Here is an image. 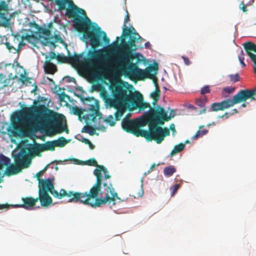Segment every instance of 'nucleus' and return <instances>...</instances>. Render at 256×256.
Listing matches in <instances>:
<instances>
[{
    "label": "nucleus",
    "mask_w": 256,
    "mask_h": 256,
    "mask_svg": "<svg viewBox=\"0 0 256 256\" xmlns=\"http://www.w3.org/2000/svg\"><path fill=\"white\" fill-rule=\"evenodd\" d=\"M102 172L104 173L105 179L111 177L104 166L95 169L94 174L96 178V182L88 192H80L82 204L95 208L106 204L115 205L116 200L122 201L111 182L102 183Z\"/></svg>",
    "instance_id": "obj_1"
},
{
    "label": "nucleus",
    "mask_w": 256,
    "mask_h": 256,
    "mask_svg": "<svg viewBox=\"0 0 256 256\" xmlns=\"http://www.w3.org/2000/svg\"><path fill=\"white\" fill-rule=\"evenodd\" d=\"M20 115L24 118H34L40 130L50 137L64 132L68 133V130L66 125L63 124L59 115L48 110L44 105L26 108Z\"/></svg>",
    "instance_id": "obj_2"
},
{
    "label": "nucleus",
    "mask_w": 256,
    "mask_h": 256,
    "mask_svg": "<svg viewBox=\"0 0 256 256\" xmlns=\"http://www.w3.org/2000/svg\"><path fill=\"white\" fill-rule=\"evenodd\" d=\"M88 56L87 58L84 57L83 53L70 56V63L93 70L98 76L103 75L104 72L103 68L104 58L101 50H89Z\"/></svg>",
    "instance_id": "obj_3"
},
{
    "label": "nucleus",
    "mask_w": 256,
    "mask_h": 256,
    "mask_svg": "<svg viewBox=\"0 0 256 256\" xmlns=\"http://www.w3.org/2000/svg\"><path fill=\"white\" fill-rule=\"evenodd\" d=\"M128 83L122 80L112 82L109 87L112 98L106 92L102 94L105 103H120L130 104L137 97L136 92H132L128 86Z\"/></svg>",
    "instance_id": "obj_4"
},
{
    "label": "nucleus",
    "mask_w": 256,
    "mask_h": 256,
    "mask_svg": "<svg viewBox=\"0 0 256 256\" xmlns=\"http://www.w3.org/2000/svg\"><path fill=\"white\" fill-rule=\"evenodd\" d=\"M132 52L128 62L122 59V54H119L116 59V62L119 64L120 72L126 76L132 79L144 80L146 78H152L150 73L158 70V65L156 64L150 66L146 70H142L132 62L133 56Z\"/></svg>",
    "instance_id": "obj_5"
},
{
    "label": "nucleus",
    "mask_w": 256,
    "mask_h": 256,
    "mask_svg": "<svg viewBox=\"0 0 256 256\" xmlns=\"http://www.w3.org/2000/svg\"><path fill=\"white\" fill-rule=\"evenodd\" d=\"M82 26L76 30L83 33L85 40H88L92 48H96L102 45V38L106 44H110V40L107 37L106 33L101 30V28L96 23H92L90 19L86 17L82 23Z\"/></svg>",
    "instance_id": "obj_6"
},
{
    "label": "nucleus",
    "mask_w": 256,
    "mask_h": 256,
    "mask_svg": "<svg viewBox=\"0 0 256 256\" xmlns=\"http://www.w3.org/2000/svg\"><path fill=\"white\" fill-rule=\"evenodd\" d=\"M126 13L122 27V36L124 38L129 37L130 40L128 42H126L124 38L122 40V44L120 46V52L119 53L122 54V59L126 62L128 61L130 56L132 55V52L136 50L135 43L139 42L142 40L132 26L128 28L126 23L130 21V16L128 10Z\"/></svg>",
    "instance_id": "obj_7"
},
{
    "label": "nucleus",
    "mask_w": 256,
    "mask_h": 256,
    "mask_svg": "<svg viewBox=\"0 0 256 256\" xmlns=\"http://www.w3.org/2000/svg\"><path fill=\"white\" fill-rule=\"evenodd\" d=\"M54 2L58 6V10H66V15L69 18H73L74 26L76 30L82 26V22L87 17L85 11L79 8L72 0H48Z\"/></svg>",
    "instance_id": "obj_8"
},
{
    "label": "nucleus",
    "mask_w": 256,
    "mask_h": 256,
    "mask_svg": "<svg viewBox=\"0 0 256 256\" xmlns=\"http://www.w3.org/2000/svg\"><path fill=\"white\" fill-rule=\"evenodd\" d=\"M158 118L150 112L146 115V124L148 126V130H142V137L148 141L154 140L160 144L164 140L166 136H170V132L167 128H162L158 121Z\"/></svg>",
    "instance_id": "obj_9"
},
{
    "label": "nucleus",
    "mask_w": 256,
    "mask_h": 256,
    "mask_svg": "<svg viewBox=\"0 0 256 256\" xmlns=\"http://www.w3.org/2000/svg\"><path fill=\"white\" fill-rule=\"evenodd\" d=\"M54 178H48L46 180L42 179L38 182V192H50V194L56 198L62 199L64 196L69 198L68 200L69 202H80L81 203L80 192L69 191L67 192L64 189H60L58 192L54 188Z\"/></svg>",
    "instance_id": "obj_10"
},
{
    "label": "nucleus",
    "mask_w": 256,
    "mask_h": 256,
    "mask_svg": "<svg viewBox=\"0 0 256 256\" xmlns=\"http://www.w3.org/2000/svg\"><path fill=\"white\" fill-rule=\"evenodd\" d=\"M250 98L252 100H256V88L252 90H242L235 94L232 99H226L220 102H214L211 105V110L217 112L223 110L234 104L246 101Z\"/></svg>",
    "instance_id": "obj_11"
},
{
    "label": "nucleus",
    "mask_w": 256,
    "mask_h": 256,
    "mask_svg": "<svg viewBox=\"0 0 256 256\" xmlns=\"http://www.w3.org/2000/svg\"><path fill=\"white\" fill-rule=\"evenodd\" d=\"M146 115L144 118L140 117L134 120L125 118L122 122V129L127 132L133 134L136 136H141L142 130L140 128L146 125Z\"/></svg>",
    "instance_id": "obj_12"
},
{
    "label": "nucleus",
    "mask_w": 256,
    "mask_h": 256,
    "mask_svg": "<svg viewBox=\"0 0 256 256\" xmlns=\"http://www.w3.org/2000/svg\"><path fill=\"white\" fill-rule=\"evenodd\" d=\"M15 164L8 166L5 170L4 174L7 176H10L17 174L22 171L24 168H27L30 164V160L28 156L24 153H18L14 158Z\"/></svg>",
    "instance_id": "obj_13"
},
{
    "label": "nucleus",
    "mask_w": 256,
    "mask_h": 256,
    "mask_svg": "<svg viewBox=\"0 0 256 256\" xmlns=\"http://www.w3.org/2000/svg\"><path fill=\"white\" fill-rule=\"evenodd\" d=\"M77 96L80 99L84 104H88L89 106L88 109L90 112L86 116L85 119L86 120H90L92 122H96L97 117L98 118V119L102 118V114L100 112L99 108L96 105L97 104V101L94 98L88 97L85 98L81 94H78Z\"/></svg>",
    "instance_id": "obj_14"
},
{
    "label": "nucleus",
    "mask_w": 256,
    "mask_h": 256,
    "mask_svg": "<svg viewBox=\"0 0 256 256\" xmlns=\"http://www.w3.org/2000/svg\"><path fill=\"white\" fill-rule=\"evenodd\" d=\"M149 112L158 118V121L160 125H163L165 122H168L174 118L176 112L174 110H171L169 116L164 108L158 106L156 108H151Z\"/></svg>",
    "instance_id": "obj_15"
},
{
    "label": "nucleus",
    "mask_w": 256,
    "mask_h": 256,
    "mask_svg": "<svg viewBox=\"0 0 256 256\" xmlns=\"http://www.w3.org/2000/svg\"><path fill=\"white\" fill-rule=\"evenodd\" d=\"M8 4L4 0L0 1V26L4 28L10 26V20L12 16L10 12Z\"/></svg>",
    "instance_id": "obj_16"
},
{
    "label": "nucleus",
    "mask_w": 256,
    "mask_h": 256,
    "mask_svg": "<svg viewBox=\"0 0 256 256\" xmlns=\"http://www.w3.org/2000/svg\"><path fill=\"white\" fill-rule=\"evenodd\" d=\"M106 105L110 108H113L116 110L114 113L116 120H120L121 117L124 114L128 106L130 104L120 103H105Z\"/></svg>",
    "instance_id": "obj_17"
},
{
    "label": "nucleus",
    "mask_w": 256,
    "mask_h": 256,
    "mask_svg": "<svg viewBox=\"0 0 256 256\" xmlns=\"http://www.w3.org/2000/svg\"><path fill=\"white\" fill-rule=\"evenodd\" d=\"M136 94H137V97L133 100H132V102L130 103V104L136 106L139 108L140 110H144L146 108H150L148 112L150 110L151 108H152L149 103L144 102H143V96L142 95L138 92H136ZM149 113L148 112L146 115Z\"/></svg>",
    "instance_id": "obj_18"
},
{
    "label": "nucleus",
    "mask_w": 256,
    "mask_h": 256,
    "mask_svg": "<svg viewBox=\"0 0 256 256\" xmlns=\"http://www.w3.org/2000/svg\"><path fill=\"white\" fill-rule=\"evenodd\" d=\"M242 45L247 54L250 56L252 61L254 62V69H256V55L252 54V51L256 53V44L252 42H244Z\"/></svg>",
    "instance_id": "obj_19"
},
{
    "label": "nucleus",
    "mask_w": 256,
    "mask_h": 256,
    "mask_svg": "<svg viewBox=\"0 0 256 256\" xmlns=\"http://www.w3.org/2000/svg\"><path fill=\"white\" fill-rule=\"evenodd\" d=\"M40 200L42 206L48 207L52 202V198L48 192H38V196L36 198Z\"/></svg>",
    "instance_id": "obj_20"
},
{
    "label": "nucleus",
    "mask_w": 256,
    "mask_h": 256,
    "mask_svg": "<svg viewBox=\"0 0 256 256\" xmlns=\"http://www.w3.org/2000/svg\"><path fill=\"white\" fill-rule=\"evenodd\" d=\"M48 151L46 142L44 144L36 143L30 150L29 152L34 156H40L42 152Z\"/></svg>",
    "instance_id": "obj_21"
},
{
    "label": "nucleus",
    "mask_w": 256,
    "mask_h": 256,
    "mask_svg": "<svg viewBox=\"0 0 256 256\" xmlns=\"http://www.w3.org/2000/svg\"><path fill=\"white\" fill-rule=\"evenodd\" d=\"M22 200L23 204L18 205L17 207L22 208L26 210L32 208L38 202V198H34L32 197L22 198Z\"/></svg>",
    "instance_id": "obj_22"
},
{
    "label": "nucleus",
    "mask_w": 256,
    "mask_h": 256,
    "mask_svg": "<svg viewBox=\"0 0 256 256\" xmlns=\"http://www.w3.org/2000/svg\"><path fill=\"white\" fill-rule=\"evenodd\" d=\"M17 78L16 76H14L12 73H10L8 74V78H6V76L3 74H0V82L3 84L2 88L7 87L8 86H11L12 84V80H14Z\"/></svg>",
    "instance_id": "obj_23"
},
{
    "label": "nucleus",
    "mask_w": 256,
    "mask_h": 256,
    "mask_svg": "<svg viewBox=\"0 0 256 256\" xmlns=\"http://www.w3.org/2000/svg\"><path fill=\"white\" fill-rule=\"evenodd\" d=\"M44 70L46 73L52 74L56 72L57 68L54 64L50 62H46L44 64Z\"/></svg>",
    "instance_id": "obj_24"
},
{
    "label": "nucleus",
    "mask_w": 256,
    "mask_h": 256,
    "mask_svg": "<svg viewBox=\"0 0 256 256\" xmlns=\"http://www.w3.org/2000/svg\"><path fill=\"white\" fill-rule=\"evenodd\" d=\"M39 32L40 34L46 37V42L44 44L45 45L48 44H49L52 45L54 44V42H51L49 38H51V32L48 28H42L40 30Z\"/></svg>",
    "instance_id": "obj_25"
},
{
    "label": "nucleus",
    "mask_w": 256,
    "mask_h": 256,
    "mask_svg": "<svg viewBox=\"0 0 256 256\" xmlns=\"http://www.w3.org/2000/svg\"><path fill=\"white\" fill-rule=\"evenodd\" d=\"M160 94V90L158 85L156 84V90L151 94V97L153 98L154 101L152 104L154 106L159 100Z\"/></svg>",
    "instance_id": "obj_26"
},
{
    "label": "nucleus",
    "mask_w": 256,
    "mask_h": 256,
    "mask_svg": "<svg viewBox=\"0 0 256 256\" xmlns=\"http://www.w3.org/2000/svg\"><path fill=\"white\" fill-rule=\"evenodd\" d=\"M208 132V130L204 129V126H201L199 127V130L196 132V134L192 137V139L196 140L198 138L205 135Z\"/></svg>",
    "instance_id": "obj_27"
},
{
    "label": "nucleus",
    "mask_w": 256,
    "mask_h": 256,
    "mask_svg": "<svg viewBox=\"0 0 256 256\" xmlns=\"http://www.w3.org/2000/svg\"><path fill=\"white\" fill-rule=\"evenodd\" d=\"M184 146L185 144L182 143L179 144H178L175 146L173 150L171 151L170 153V156H172L182 151L184 148Z\"/></svg>",
    "instance_id": "obj_28"
},
{
    "label": "nucleus",
    "mask_w": 256,
    "mask_h": 256,
    "mask_svg": "<svg viewBox=\"0 0 256 256\" xmlns=\"http://www.w3.org/2000/svg\"><path fill=\"white\" fill-rule=\"evenodd\" d=\"M22 132V128L18 123L14 124L12 134L14 136H20Z\"/></svg>",
    "instance_id": "obj_29"
},
{
    "label": "nucleus",
    "mask_w": 256,
    "mask_h": 256,
    "mask_svg": "<svg viewBox=\"0 0 256 256\" xmlns=\"http://www.w3.org/2000/svg\"><path fill=\"white\" fill-rule=\"evenodd\" d=\"M176 172V168L173 166L166 167L164 170V174L166 176H170Z\"/></svg>",
    "instance_id": "obj_30"
},
{
    "label": "nucleus",
    "mask_w": 256,
    "mask_h": 256,
    "mask_svg": "<svg viewBox=\"0 0 256 256\" xmlns=\"http://www.w3.org/2000/svg\"><path fill=\"white\" fill-rule=\"evenodd\" d=\"M82 132L88 134L90 136H93L96 134V129L91 126H86L82 128Z\"/></svg>",
    "instance_id": "obj_31"
},
{
    "label": "nucleus",
    "mask_w": 256,
    "mask_h": 256,
    "mask_svg": "<svg viewBox=\"0 0 256 256\" xmlns=\"http://www.w3.org/2000/svg\"><path fill=\"white\" fill-rule=\"evenodd\" d=\"M235 90L234 87H226L223 88L222 92V96L223 98H227L229 94L232 93Z\"/></svg>",
    "instance_id": "obj_32"
},
{
    "label": "nucleus",
    "mask_w": 256,
    "mask_h": 256,
    "mask_svg": "<svg viewBox=\"0 0 256 256\" xmlns=\"http://www.w3.org/2000/svg\"><path fill=\"white\" fill-rule=\"evenodd\" d=\"M56 146L64 147L68 142L66 140L64 137H60L54 140Z\"/></svg>",
    "instance_id": "obj_33"
},
{
    "label": "nucleus",
    "mask_w": 256,
    "mask_h": 256,
    "mask_svg": "<svg viewBox=\"0 0 256 256\" xmlns=\"http://www.w3.org/2000/svg\"><path fill=\"white\" fill-rule=\"evenodd\" d=\"M14 36V41L16 40V42H18V46L17 48L18 51H19L22 48V47L25 44L23 42L22 38L20 36V34H16Z\"/></svg>",
    "instance_id": "obj_34"
},
{
    "label": "nucleus",
    "mask_w": 256,
    "mask_h": 256,
    "mask_svg": "<svg viewBox=\"0 0 256 256\" xmlns=\"http://www.w3.org/2000/svg\"><path fill=\"white\" fill-rule=\"evenodd\" d=\"M116 119L114 120V118L112 115L108 116L104 120V122L109 124L110 126H114L116 124Z\"/></svg>",
    "instance_id": "obj_35"
},
{
    "label": "nucleus",
    "mask_w": 256,
    "mask_h": 256,
    "mask_svg": "<svg viewBox=\"0 0 256 256\" xmlns=\"http://www.w3.org/2000/svg\"><path fill=\"white\" fill-rule=\"evenodd\" d=\"M48 150L54 151L56 147L54 140L48 141L46 142Z\"/></svg>",
    "instance_id": "obj_36"
},
{
    "label": "nucleus",
    "mask_w": 256,
    "mask_h": 256,
    "mask_svg": "<svg viewBox=\"0 0 256 256\" xmlns=\"http://www.w3.org/2000/svg\"><path fill=\"white\" fill-rule=\"evenodd\" d=\"M72 111L74 114L80 116L83 114V110L77 106H74L72 108Z\"/></svg>",
    "instance_id": "obj_37"
},
{
    "label": "nucleus",
    "mask_w": 256,
    "mask_h": 256,
    "mask_svg": "<svg viewBox=\"0 0 256 256\" xmlns=\"http://www.w3.org/2000/svg\"><path fill=\"white\" fill-rule=\"evenodd\" d=\"M87 165L90 166H96L98 168L99 165L98 164L96 160L94 158H90L86 162Z\"/></svg>",
    "instance_id": "obj_38"
},
{
    "label": "nucleus",
    "mask_w": 256,
    "mask_h": 256,
    "mask_svg": "<svg viewBox=\"0 0 256 256\" xmlns=\"http://www.w3.org/2000/svg\"><path fill=\"white\" fill-rule=\"evenodd\" d=\"M5 45L6 48L10 52H12L14 53H16L18 51V48H15L14 46H11L9 42H6Z\"/></svg>",
    "instance_id": "obj_39"
},
{
    "label": "nucleus",
    "mask_w": 256,
    "mask_h": 256,
    "mask_svg": "<svg viewBox=\"0 0 256 256\" xmlns=\"http://www.w3.org/2000/svg\"><path fill=\"white\" fill-rule=\"evenodd\" d=\"M238 60L240 62V64L242 66H245L246 64L244 62V51L242 50H241L240 54L238 55Z\"/></svg>",
    "instance_id": "obj_40"
},
{
    "label": "nucleus",
    "mask_w": 256,
    "mask_h": 256,
    "mask_svg": "<svg viewBox=\"0 0 256 256\" xmlns=\"http://www.w3.org/2000/svg\"><path fill=\"white\" fill-rule=\"evenodd\" d=\"M180 187V184H176L170 188V190L171 192L172 196H174Z\"/></svg>",
    "instance_id": "obj_41"
},
{
    "label": "nucleus",
    "mask_w": 256,
    "mask_h": 256,
    "mask_svg": "<svg viewBox=\"0 0 256 256\" xmlns=\"http://www.w3.org/2000/svg\"><path fill=\"white\" fill-rule=\"evenodd\" d=\"M206 101V98L198 99L196 100V104L198 106L203 108L204 107Z\"/></svg>",
    "instance_id": "obj_42"
},
{
    "label": "nucleus",
    "mask_w": 256,
    "mask_h": 256,
    "mask_svg": "<svg viewBox=\"0 0 256 256\" xmlns=\"http://www.w3.org/2000/svg\"><path fill=\"white\" fill-rule=\"evenodd\" d=\"M48 167V165L46 166L42 170L40 171L36 174V176L37 178V180H38V182H40V180H42V178H40L41 176L43 174V173L46 171Z\"/></svg>",
    "instance_id": "obj_43"
},
{
    "label": "nucleus",
    "mask_w": 256,
    "mask_h": 256,
    "mask_svg": "<svg viewBox=\"0 0 256 256\" xmlns=\"http://www.w3.org/2000/svg\"><path fill=\"white\" fill-rule=\"evenodd\" d=\"M210 92V88L208 86H206L202 88L200 90V94H204Z\"/></svg>",
    "instance_id": "obj_44"
},
{
    "label": "nucleus",
    "mask_w": 256,
    "mask_h": 256,
    "mask_svg": "<svg viewBox=\"0 0 256 256\" xmlns=\"http://www.w3.org/2000/svg\"><path fill=\"white\" fill-rule=\"evenodd\" d=\"M230 80L232 82H236L239 80V76L238 74H230Z\"/></svg>",
    "instance_id": "obj_45"
},
{
    "label": "nucleus",
    "mask_w": 256,
    "mask_h": 256,
    "mask_svg": "<svg viewBox=\"0 0 256 256\" xmlns=\"http://www.w3.org/2000/svg\"><path fill=\"white\" fill-rule=\"evenodd\" d=\"M58 59L62 62L70 63V56L68 57L65 56H60Z\"/></svg>",
    "instance_id": "obj_46"
},
{
    "label": "nucleus",
    "mask_w": 256,
    "mask_h": 256,
    "mask_svg": "<svg viewBox=\"0 0 256 256\" xmlns=\"http://www.w3.org/2000/svg\"><path fill=\"white\" fill-rule=\"evenodd\" d=\"M240 8L244 12H246L248 11L246 8V6L244 4V2H241L240 4Z\"/></svg>",
    "instance_id": "obj_47"
},
{
    "label": "nucleus",
    "mask_w": 256,
    "mask_h": 256,
    "mask_svg": "<svg viewBox=\"0 0 256 256\" xmlns=\"http://www.w3.org/2000/svg\"><path fill=\"white\" fill-rule=\"evenodd\" d=\"M182 58L183 59L184 62L186 65L188 66L191 64V62L188 58L184 56H182Z\"/></svg>",
    "instance_id": "obj_48"
},
{
    "label": "nucleus",
    "mask_w": 256,
    "mask_h": 256,
    "mask_svg": "<svg viewBox=\"0 0 256 256\" xmlns=\"http://www.w3.org/2000/svg\"><path fill=\"white\" fill-rule=\"evenodd\" d=\"M64 80H65L68 82H70L75 81V79L74 78H71L68 76H66L64 78Z\"/></svg>",
    "instance_id": "obj_49"
},
{
    "label": "nucleus",
    "mask_w": 256,
    "mask_h": 256,
    "mask_svg": "<svg viewBox=\"0 0 256 256\" xmlns=\"http://www.w3.org/2000/svg\"><path fill=\"white\" fill-rule=\"evenodd\" d=\"M9 208V205L8 204H0V210H2L4 208Z\"/></svg>",
    "instance_id": "obj_50"
},
{
    "label": "nucleus",
    "mask_w": 256,
    "mask_h": 256,
    "mask_svg": "<svg viewBox=\"0 0 256 256\" xmlns=\"http://www.w3.org/2000/svg\"><path fill=\"white\" fill-rule=\"evenodd\" d=\"M50 60L56 58V54L54 52H51L50 54Z\"/></svg>",
    "instance_id": "obj_51"
},
{
    "label": "nucleus",
    "mask_w": 256,
    "mask_h": 256,
    "mask_svg": "<svg viewBox=\"0 0 256 256\" xmlns=\"http://www.w3.org/2000/svg\"><path fill=\"white\" fill-rule=\"evenodd\" d=\"M66 97H68V96H67L66 94L64 93L62 94L60 96V101H64V98Z\"/></svg>",
    "instance_id": "obj_52"
},
{
    "label": "nucleus",
    "mask_w": 256,
    "mask_h": 256,
    "mask_svg": "<svg viewBox=\"0 0 256 256\" xmlns=\"http://www.w3.org/2000/svg\"><path fill=\"white\" fill-rule=\"evenodd\" d=\"M81 141L82 142H84L85 144H88L90 143V140L87 138H82Z\"/></svg>",
    "instance_id": "obj_53"
},
{
    "label": "nucleus",
    "mask_w": 256,
    "mask_h": 256,
    "mask_svg": "<svg viewBox=\"0 0 256 256\" xmlns=\"http://www.w3.org/2000/svg\"><path fill=\"white\" fill-rule=\"evenodd\" d=\"M87 144L89 146L90 148L92 150L94 149L95 148V146L90 141V143Z\"/></svg>",
    "instance_id": "obj_54"
},
{
    "label": "nucleus",
    "mask_w": 256,
    "mask_h": 256,
    "mask_svg": "<svg viewBox=\"0 0 256 256\" xmlns=\"http://www.w3.org/2000/svg\"><path fill=\"white\" fill-rule=\"evenodd\" d=\"M155 166H156V164H152L150 167V169L148 170V172H151L153 170Z\"/></svg>",
    "instance_id": "obj_55"
},
{
    "label": "nucleus",
    "mask_w": 256,
    "mask_h": 256,
    "mask_svg": "<svg viewBox=\"0 0 256 256\" xmlns=\"http://www.w3.org/2000/svg\"><path fill=\"white\" fill-rule=\"evenodd\" d=\"M230 114H229L228 113V112H226L224 114H223V115H222V116H221V118H224V117H225V118H228L230 116Z\"/></svg>",
    "instance_id": "obj_56"
},
{
    "label": "nucleus",
    "mask_w": 256,
    "mask_h": 256,
    "mask_svg": "<svg viewBox=\"0 0 256 256\" xmlns=\"http://www.w3.org/2000/svg\"><path fill=\"white\" fill-rule=\"evenodd\" d=\"M170 129L173 132H176V129H175V128H174V124H172L170 126Z\"/></svg>",
    "instance_id": "obj_57"
},
{
    "label": "nucleus",
    "mask_w": 256,
    "mask_h": 256,
    "mask_svg": "<svg viewBox=\"0 0 256 256\" xmlns=\"http://www.w3.org/2000/svg\"><path fill=\"white\" fill-rule=\"evenodd\" d=\"M206 112V108H204L202 110H200L198 112V114H205Z\"/></svg>",
    "instance_id": "obj_58"
},
{
    "label": "nucleus",
    "mask_w": 256,
    "mask_h": 256,
    "mask_svg": "<svg viewBox=\"0 0 256 256\" xmlns=\"http://www.w3.org/2000/svg\"><path fill=\"white\" fill-rule=\"evenodd\" d=\"M238 110L236 109V108H234V109L232 110V112L230 114V115H232L234 114L238 113Z\"/></svg>",
    "instance_id": "obj_59"
},
{
    "label": "nucleus",
    "mask_w": 256,
    "mask_h": 256,
    "mask_svg": "<svg viewBox=\"0 0 256 256\" xmlns=\"http://www.w3.org/2000/svg\"><path fill=\"white\" fill-rule=\"evenodd\" d=\"M120 39L119 37H117L116 38V40L114 42H113L112 44H116V46H118V42Z\"/></svg>",
    "instance_id": "obj_60"
},
{
    "label": "nucleus",
    "mask_w": 256,
    "mask_h": 256,
    "mask_svg": "<svg viewBox=\"0 0 256 256\" xmlns=\"http://www.w3.org/2000/svg\"><path fill=\"white\" fill-rule=\"evenodd\" d=\"M8 66H10L12 68H14V64H6L5 66L7 67Z\"/></svg>",
    "instance_id": "obj_61"
},
{
    "label": "nucleus",
    "mask_w": 256,
    "mask_h": 256,
    "mask_svg": "<svg viewBox=\"0 0 256 256\" xmlns=\"http://www.w3.org/2000/svg\"><path fill=\"white\" fill-rule=\"evenodd\" d=\"M144 46L146 48H150V44L148 42L145 43Z\"/></svg>",
    "instance_id": "obj_62"
},
{
    "label": "nucleus",
    "mask_w": 256,
    "mask_h": 256,
    "mask_svg": "<svg viewBox=\"0 0 256 256\" xmlns=\"http://www.w3.org/2000/svg\"><path fill=\"white\" fill-rule=\"evenodd\" d=\"M188 108L192 110H194L196 109V108L192 105H190Z\"/></svg>",
    "instance_id": "obj_63"
},
{
    "label": "nucleus",
    "mask_w": 256,
    "mask_h": 256,
    "mask_svg": "<svg viewBox=\"0 0 256 256\" xmlns=\"http://www.w3.org/2000/svg\"><path fill=\"white\" fill-rule=\"evenodd\" d=\"M241 106H242V107H243V108H244V107H246V103H243V104L241 105Z\"/></svg>",
    "instance_id": "obj_64"
}]
</instances>
